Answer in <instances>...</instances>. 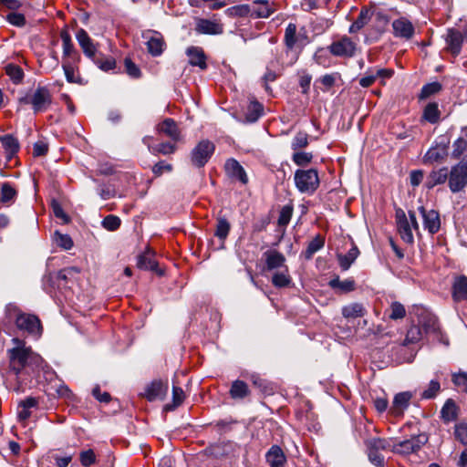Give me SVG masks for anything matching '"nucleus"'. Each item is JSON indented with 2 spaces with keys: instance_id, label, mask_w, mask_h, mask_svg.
Instances as JSON below:
<instances>
[{
  "instance_id": "1",
  "label": "nucleus",
  "mask_w": 467,
  "mask_h": 467,
  "mask_svg": "<svg viewBox=\"0 0 467 467\" xmlns=\"http://www.w3.org/2000/svg\"><path fill=\"white\" fill-rule=\"evenodd\" d=\"M12 342L16 347L8 350L9 368L16 380L13 390L19 394L31 388V379L25 378V375L36 377L47 366L40 355L30 347H26L23 340L15 337Z\"/></svg>"
},
{
  "instance_id": "2",
  "label": "nucleus",
  "mask_w": 467,
  "mask_h": 467,
  "mask_svg": "<svg viewBox=\"0 0 467 467\" xmlns=\"http://www.w3.org/2000/svg\"><path fill=\"white\" fill-rule=\"evenodd\" d=\"M6 317L14 320L16 327L23 333H26L34 337H39L43 327L40 319L32 314L21 312L16 306H6Z\"/></svg>"
},
{
  "instance_id": "3",
  "label": "nucleus",
  "mask_w": 467,
  "mask_h": 467,
  "mask_svg": "<svg viewBox=\"0 0 467 467\" xmlns=\"http://www.w3.org/2000/svg\"><path fill=\"white\" fill-rule=\"evenodd\" d=\"M20 103L31 105L35 113L46 111L52 103V95L47 87L38 86L32 93L19 99Z\"/></svg>"
},
{
  "instance_id": "4",
  "label": "nucleus",
  "mask_w": 467,
  "mask_h": 467,
  "mask_svg": "<svg viewBox=\"0 0 467 467\" xmlns=\"http://www.w3.org/2000/svg\"><path fill=\"white\" fill-rule=\"evenodd\" d=\"M294 182L298 192L309 195L313 194L320 184L318 172L316 169L296 170Z\"/></svg>"
},
{
  "instance_id": "5",
  "label": "nucleus",
  "mask_w": 467,
  "mask_h": 467,
  "mask_svg": "<svg viewBox=\"0 0 467 467\" xmlns=\"http://www.w3.org/2000/svg\"><path fill=\"white\" fill-rule=\"evenodd\" d=\"M284 43L288 50H293L294 48L302 49L310 43V38L305 26L297 30L296 24L289 23L285 31Z\"/></svg>"
},
{
  "instance_id": "6",
  "label": "nucleus",
  "mask_w": 467,
  "mask_h": 467,
  "mask_svg": "<svg viewBox=\"0 0 467 467\" xmlns=\"http://www.w3.org/2000/svg\"><path fill=\"white\" fill-rule=\"evenodd\" d=\"M448 185L453 193L462 191L467 186V155L451 167L448 176Z\"/></svg>"
},
{
  "instance_id": "7",
  "label": "nucleus",
  "mask_w": 467,
  "mask_h": 467,
  "mask_svg": "<svg viewBox=\"0 0 467 467\" xmlns=\"http://www.w3.org/2000/svg\"><path fill=\"white\" fill-rule=\"evenodd\" d=\"M215 150V145L209 140H202L192 150L190 160L192 166L202 168L212 158Z\"/></svg>"
},
{
  "instance_id": "8",
  "label": "nucleus",
  "mask_w": 467,
  "mask_h": 467,
  "mask_svg": "<svg viewBox=\"0 0 467 467\" xmlns=\"http://www.w3.org/2000/svg\"><path fill=\"white\" fill-rule=\"evenodd\" d=\"M358 43L348 36L334 40L327 47L329 52L338 57H353L357 52Z\"/></svg>"
},
{
  "instance_id": "9",
  "label": "nucleus",
  "mask_w": 467,
  "mask_h": 467,
  "mask_svg": "<svg viewBox=\"0 0 467 467\" xmlns=\"http://www.w3.org/2000/svg\"><path fill=\"white\" fill-rule=\"evenodd\" d=\"M369 462L378 467L384 466V456L379 452L389 447V442L382 438H371L365 441Z\"/></svg>"
},
{
  "instance_id": "10",
  "label": "nucleus",
  "mask_w": 467,
  "mask_h": 467,
  "mask_svg": "<svg viewBox=\"0 0 467 467\" xmlns=\"http://www.w3.org/2000/svg\"><path fill=\"white\" fill-rule=\"evenodd\" d=\"M428 441V437L425 434L413 436L409 440H404L396 443L392 451L399 454H410L418 451Z\"/></svg>"
},
{
  "instance_id": "11",
  "label": "nucleus",
  "mask_w": 467,
  "mask_h": 467,
  "mask_svg": "<svg viewBox=\"0 0 467 467\" xmlns=\"http://www.w3.org/2000/svg\"><path fill=\"white\" fill-rule=\"evenodd\" d=\"M423 220V227L431 234H435L441 228L440 213L434 209H426L423 205L418 208Z\"/></svg>"
},
{
  "instance_id": "12",
  "label": "nucleus",
  "mask_w": 467,
  "mask_h": 467,
  "mask_svg": "<svg viewBox=\"0 0 467 467\" xmlns=\"http://www.w3.org/2000/svg\"><path fill=\"white\" fill-rule=\"evenodd\" d=\"M392 30L395 37L410 40L415 34L413 24L406 17H400L392 22Z\"/></svg>"
},
{
  "instance_id": "13",
  "label": "nucleus",
  "mask_w": 467,
  "mask_h": 467,
  "mask_svg": "<svg viewBox=\"0 0 467 467\" xmlns=\"http://www.w3.org/2000/svg\"><path fill=\"white\" fill-rule=\"evenodd\" d=\"M60 37L63 47V61L79 62L80 55L75 48L68 31L67 29L61 30Z\"/></svg>"
},
{
  "instance_id": "14",
  "label": "nucleus",
  "mask_w": 467,
  "mask_h": 467,
  "mask_svg": "<svg viewBox=\"0 0 467 467\" xmlns=\"http://www.w3.org/2000/svg\"><path fill=\"white\" fill-rule=\"evenodd\" d=\"M451 298L454 303L467 302V276L456 275L451 284Z\"/></svg>"
},
{
  "instance_id": "15",
  "label": "nucleus",
  "mask_w": 467,
  "mask_h": 467,
  "mask_svg": "<svg viewBox=\"0 0 467 467\" xmlns=\"http://www.w3.org/2000/svg\"><path fill=\"white\" fill-rule=\"evenodd\" d=\"M76 38L81 47L84 55L92 59L99 53L97 45L90 38L87 31L83 28L78 30Z\"/></svg>"
},
{
  "instance_id": "16",
  "label": "nucleus",
  "mask_w": 467,
  "mask_h": 467,
  "mask_svg": "<svg viewBox=\"0 0 467 467\" xmlns=\"http://www.w3.org/2000/svg\"><path fill=\"white\" fill-rule=\"evenodd\" d=\"M168 391L167 383L158 379L153 380L145 388L144 396L149 401L163 400Z\"/></svg>"
},
{
  "instance_id": "17",
  "label": "nucleus",
  "mask_w": 467,
  "mask_h": 467,
  "mask_svg": "<svg viewBox=\"0 0 467 467\" xmlns=\"http://www.w3.org/2000/svg\"><path fill=\"white\" fill-rule=\"evenodd\" d=\"M156 129L158 133L170 138L174 142L181 139V130L173 119L166 118L157 125Z\"/></svg>"
},
{
  "instance_id": "18",
  "label": "nucleus",
  "mask_w": 467,
  "mask_h": 467,
  "mask_svg": "<svg viewBox=\"0 0 467 467\" xmlns=\"http://www.w3.org/2000/svg\"><path fill=\"white\" fill-rule=\"evenodd\" d=\"M226 174L234 180H238L243 184L248 182V176L243 166L235 159H228L224 164Z\"/></svg>"
},
{
  "instance_id": "19",
  "label": "nucleus",
  "mask_w": 467,
  "mask_h": 467,
  "mask_svg": "<svg viewBox=\"0 0 467 467\" xmlns=\"http://www.w3.org/2000/svg\"><path fill=\"white\" fill-rule=\"evenodd\" d=\"M195 31L203 35H221L223 33V26L216 20L202 18L197 21Z\"/></svg>"
},
{
  "instance_id": "20",
  "label": "nucleus",
  "mask_w": 467,
  "mask_h": 467,
  "mask_svg": "<svg viewBox=\"0 0 467 467\" xmlns=\"http://www.w3.org/2000/svg\"><path fill=\"white\" fill-rule=\"evenodd\" d=\"M411 399L412 393L410 391H404L396 394L390 407V412L394 416L402 415L404 410L408 409Z\"/></svg>"
},
{
  "instance_id": "21",
  "label": "nucleus",
  "mask_w": 467,
  "mask_h": 467,
  "mask_svg": "<svg viewBox=\"0 0 467 467\" xmlns=\"http://www.w3.org/2000/svg\"><path fill=\"white\" fill-rule=\"evenodd\" d=\"M463 43L462 34L454 28H451L447 32L446 44L447 49L454 56L457 57L462 50Z\"/></svg>"
},
{
  "instance_id": "22",
  "label": "nucleus",
  "mask_w": 467,
  "mask_h": 467,
  "mask_svg": "<svg viewBox=\"0 0 467 467\" xmlns=\"http://www.w3.org/2000/svg\"><path fill=\"white\" fill-rule=\"evenodd\" d=\"M265 461L270 467H285L286 456L278 445H273L265 453Z\"/></svg>"
},
{
  "instance_id": "23",
  "label": "nucleus",
  "mask_w": 467,
  "mask_h": 467,
  "mask_svg": "<svg viewBox=\"0 0 467 467\" xmlns=\"http://www.w3.org/2000/svg\"><path fill=\"white\" fill-rule=\"evenodd\" d=\"M189 57V63L193 67H199L201 69L207 68L206 56L202 48L199 47H190L186 50Z\"/></svg>"
},
{
  "instance_id": "24",
  "label": "nucleus",
  "mask_w": 467,
  "mask_h": 467,
  "mask_svg": "<svg viewBox=\"0 0 467 467\" xmlns=\"http://www.w3.org/2000/svg\"><path fill=\"white\" fill-rule=\"evenodd\" d=\"M264 256L265 258L266 269L269 271L285 266V257L276 250H268L264 254Z\"/></svg>"
},
{
  "instance_id": "25",
  "label": "nucleus",
  "mask_w": 467,
  "mask_h": 467,
  "mask_svg": "<svg viewBox=\"0 0 467 467\" xmlns=\"http://www.w3.org/2000/svg\"><path fill=\"white\" fill-rule=\"evenodd\" d=\"M38 406V400L34 397H27L26 399L21 400L18 403V410L17 417L20 421L27 420L32 412L31 409L36 408Z\"/></svg>"
},
{
  "instance_id": "26",
  "label": "nucleus",
  "mask_w": 467,
  "mask_h": 467,
  "mask_svg": "<svg viewBox=\"0 0 467 467\" xmlns=\"http://www.w3.org/2000/svg\"><path fill=\"white\" fill-rule=\"evenodd\" d=\"M148 52L153 56H161L164 50L165 42L162 36L158 32H153V35L148 37L146 42Z\"/></svg>"
},
{
  "instance_id": "27",
  "label": "nucleus",
  "mask_w": 467,
  "mask_h": 467,
  "mask_svg": "<svg viewBox=\"0 0 467 467\" xmlns=\"http://www.w3.org/2000/svg\"><path fill=\"white\" fill-rule=\"evenodd\" d=\"M420 327L424 334H438L440 332V324L438 318L431 314L422 315L420 318Z\"/></svg>"
},
{
  "instance_id": "28",
  "label": "nucleus",
  "mask_w": 467,
  "mask_h": 467,
  "mask_svg": "<svg viewBox=\"0 0 467 467\" xmlns=\"http://www.w3.org/2000/svg\"><path fill=\"white\" fill-rule=\"evenodd\" d=\"M449 171L446 167L432 171L425 181L427 189H432L439 184L444 183L448 180Z\"/></svg>"
},
{
  "instance_id": "29",
  "label": "nucleus",
  "mask_w": 467,
  "mask_h": 467,
  "mask_svg": "<svg viewBox=\"0 0 467 467\" xmlns=\"http://www.w3.org/2000/svg\"><path fill=\"white\" fill-rule=\"evenodd\" d=\"M229 394L233 400H244L250 396L251 390L246 382L236 379L231 385Z\"/></svg>"
},
{
  "instance_id": "30",
  "label": "nucleus",
  "mask_w": 467,
  "mask_h": 467,
  "mask_svg": "<svg viewBox=\"0 0 467 467\" xmlns=\"http://www.w3.org/2000/svg\"><path fill=\"white\" fill-rule=\"evenodd\" d=\"M0 141L5 150L6 159L10 161L19 150V142L17 139L10 134H6L0 137Z\"/></svg>"
},
{
  "instance_id": "31",
  "label": "nucleus",
  "mask_w": 467,
  "mask_h": 467,
  "mask_svg": "<svg viewBox=\"0 0 467 467\" xmlns=\"http://www.w3.org/2000/svg\"><path fill=\"white\" fill-rule=\"evenodd\" d=\"M374 12L368 7H362L358 16L349 26L348 32L350 34H355L362 29L371 19Z\"/></svg>"
},
{
  "instance_id": "32",
  "label": "nucleus",
  "mask_w": 467,
  "mask_h": 467,
  "mask_svg": "<svg viewBox=\"0 0 467 467\" xmlns=\"http://www.w3.org/2000/svg\"><path fill=\"white\" fill-rule=\"evenodd\" d=\"M254 5V13L257 17L267 18L276 11L275 4L268 0H257Z\"/></svg>"
},
{
  "instance_id": "33",
  "label": "nucleus",
  "mask_w": 467,
  "mask_h": 467,
  "mask_svg": "<svg viewBox=\"0 0 467 467\" xmlns=\"http://www.w3.org/2000/svg\"><path fill=\"white\" fill-rule=\"evenodd\" d=\"M446 156L447 147L445 145L438 144L429 149L424 155V161L429 163L441 162Z\"/></svg>"
},
{
  "instance_id": "34",
  "label": "nucleus",
  "mask_w": 467,
  "mask_h": 467,
  "mask_svg": "<svg viewBox=\"0 0 467 467\" xmlns=\"http://www.w3.org/2000/svg\"><path fill=\"white\" fill-rule=\"evenodd\" d=\"M359 255L358 248L353 244L346 254H337L339 266L342 270H348Z\"/></svg>"
},
{
  "instance_id": "35",
  "label": "nucleus",
  "mask_w": 467,
  "mask_h": 467,
  "mask_svg": "<svg viewBox=\"0 0 467 467\" xmlns=\"http://www.w3.org/2000/svg\"><path fill=\"white\" fill-rule=\"evenodd\" d=\"M292 278L289 275L287 266H285L282 271L275 272L272 276V284L275 287L283 288L291 285Z\"/></svg>"
},
{
  "instance_id": "36",
  "label": "nucleus",
  "mask_w": 467,
  "mask_h": 467,
  "mask_svg": "<svg viewBox=\"0 0 467 467\" xmlns=\"http://www.w3.org/2000/svg\"><path fill=\"white\" fill-rule=\"evenodd\" d=\"M366 308L360 303H352L343 306L342 315L346 318H357L365 316Z\"/></svg>"
},
{
  "instance_id": "37",
  "label": "nucleus",
  "mask_w": 467,
  "mask_h": 467,
  "mask_svg": "<svg viewBox=\"0 0 467 467\" xmlns=\"http://www.w3.org/2000/svg\"><path fill=\"white\" fill-rule=\"evenodd\" d=\"M91 60L99 68L106 72L114 69L116 67V61L112 57L105 56L99 52Z\"/></svg>"
},
{
  "instance_id": "38",
  "label": "nucleus",
  "mask_w": 467,
  "mask_h": 467,
  "mask_svg": "<svg viewBox=\"0 0 467 467\" xmlns=\"http://www.w3.org/2000/svg\"><path fill=\"white\" fill-rule=\"evenodd\" d=\"M325 245V237L321 234H317L307 244L304 252L306 259H311L313 255L321 250Z\"/></svg>"
},
{
  "instance_id": "39",
  "label": "nucleus",
  "mask_w": 467,
  "mask_h": 467,
  "mask_svg": "<svg viewBox=\"0 0 467 467\" xmlns=\"http://www.w3.org/2000/svg\"><path fill=\"white\" fill-rule=\"evenodd\" d=\"M441 418L444 422H451L457 419L458 408L452 400H448L441 410Z\"/></svg>"
},
{
  "instance_id": "40",
  "label": "nucleus",
  "mask_w": 467,
  "mask_h": 467,
  "mask_svg": "<svg viewBox=\"0 0 467 467\" xmlns=\"http://www.w3.org/2000/svg\"><path fill=\"white\" fill-rule=\"evenodd\" d=\"M333 289H339L343 293H348L355 290L356 284L351 278L340 280L338 276L331 279L328 283Z\"/></svg>"
},
{
  "instance_id": "41",
  "label": "nucleus",
  "mask_w": 467,
  "mask_h": 467,
  "mask_svg": "<svg viewBox=\"0 0 467 467\" xmlns=\"http://www.w3.org/2000/svg\"><path fill=\"white\" fill-rule=\"evenodd\" d=\"M440 116H441V112L439 110L438 104L435 102H431V103H429L425 107V109L423 110L422 118L426 121H428L431 124H435L439 121Z\"/></svg>"
},
{
  "instance_id": "42",
  "label": "nucleus",
  "mask_w": 467,
  "mask_h": 467,
  "mask_svg": "<svg viewBox=\"0 0 467 467\" xmlns=\"http://www.w3.org/2000/svg\"><path fill=\"white\" fill-rule=\"evenodd\" d=\"M137 266L142 270L154 271L157 268V262L150 252L138 256Z\"/></svg>"
},
{
  "instance_id": "43",
  "label": "nucleus",
  "mask_w": 467,
  "mask_h": 467,
  "mask_svg": "<svg viewBox=\"0 0 467 467\" xmlns=\"http://www.w3.org/2000/svg\"><path fill=\"white\" fill-rule=\"evenodd\" d=\"M230 230L231 224L228 220L224 217H218L214 235L220 240L224 241L227 238Z\"/></svg>"
},
{
  "instance_id": "44",
  "label": "nucleus",
  "mask_w": 467,
  "mask_h": 467,
  "mask_svg": "<svg viewBox=\"0 0 467 467\" xmlns=\"http://www.w3.org/2000/svg\"><path fill=\"white\" fill-rule=\"evenodd\" d=\"M397 228L401 239L405 243H413L414 238L409 220L397 223Z\"/></svg>"
},
{
  "instance_id": "45",
  "label": "nucleus",
  "mask_w": 467,
  "mask_h": 467,
  "mask_svg": "<svg viewBox=\"0 0 467 467\" xmlns=\"http://www.w3.org/2000/svg\"><path fill=\"white\" fill-rule=\"evenodd\" d=\"M263 113V105L258 101H251L247 108L246 119L249 122H255Z\"/></svg>"
},
{
  "instance_id": "46",
  "label": "nucleus",
  "mask_w": 467,
  "mask_h": 467,
  "mask_svg": "<svg viewBox=\"0 0 467 467\" xmlns=\"http://www.w3.org/2000/svg\"><path fill=\"white\" fill-rule=\"evenodd\" d=\"M16 190L9 183L4 182L1 185V199L3 203L13 202L16 197Z\"/></svg>"
},
{
  "instance_id": "47",
  "label": "nucleus",
  "mask_w": 467,
  "mask_h": 467,
  "mask_svg": "<svg viewBox=\"0 0 467 467\" xmlns=\"http://www.w3.org/2000/svg\"><path fill=\"white\" fill-rule=\"evenodd\" d=\"M5 73L15 84H19L24 78L23 69L15 64L7 65Z\"/></svg>"
},
{
  "instance_id": "48",
  "label": "nucleus",
  "mask_w": 467,
  "mask_h": 467,
  "mask_svg": "<svg viewBox=\"0 0 467 467\" xmlns=\"http://www.w3.org/2000/svg\"><path fill=\"white\" fill-rule=\"evenodd\" d=\"M389 311V317L392 320L402 319L406 316L404 306L398 301H394L390 304Z\"/></svg>"
},
{
  "instance_id": "49",
  "label": "nucleus",
  "mask_w": 467,
  "mask_h": 467,
  "mask_svg": "<svg viewBox=\"0 0 467 467\" xmlns=\"http://www.w3.org/2000/svg\"><path fill=\"white\" fill-rule=\"evenodd\" d=\"M423 331L420 326H411L407 331L405 344L417 343L422 339Z\"/></svg>"
},
{
  "instance_id": "50",
  "label": "nucleus",
  "mask_w": 467,
  "mask_h": 467,
  "mask_svg": "<svg viewBox=\"0 0 467 467\" xmlns=\"http://www.w3.org/2000/svg\"><path fill=\"white\" fill-rule=\"evenodd\" d=\"M78 62L63 61L62 67L67 82L76 83L78 78L76 76V68Z\"/></svg>"
},
{
  "instance_id": "51",
  "label": "nucleus",
  "mask_w": 467,
  "mask_h": 467,
  "mask_svg": "<svg viewBox=\"0 0 467 467\" xmlns=\"http://www.w3.org/2000/svg\"><path fill=\"white\" fill-rule=\"evenodd\" d=\"M149 150L153 154H163V155H169L176 150V145L170 143V142H161L156 146L150 147Z\"/></svg>"
},
{
  "instance_id": "52",
  "label": "nucleus",
  "mask_w": 467,
  "mask_h": 467,
  "mask_svg": "<svg viewBox=\"0 0 467 467\" xmlns=\"http://www.w3.org/2000/svg\"><path fill=\"white\" fill-rule=\"evenodd\" d=\"M441 88H442L441 84L437 81L428 83L422 87L420 94V99H427V98L431 97V95H434V94L440 92L441 90Z\"/></svg>"
},
{
  "instance_id": "53",
  "label": "nucleus",
  "mask_w": 467,
  "mask_h": 467,
  "mask_svg": "<svg viewBox=\"0 0 467 467\" xmlns=\"http://www.w3.org/2000/svg\"><path fill=\"white\" fill-rule=\"evenodd\" d=\"M308 145V134L304 131H299L294 137L291 142V148L295 151L306 148Z\"/></svg>"
},
{
  "instance_id": "54",
  "label": "nucleus",
  "mask_w": 467,
  "mask_h": 467,
  "mask_svg": "<svg viewBox=\"0 0 467 467\" xmlns=\"http://www.w3.org/2000/svg\"><path fill=\"white\" fill-rule=\"evenodd\" d=\"M54 241L56 244L65 250H69L73 246V241L68 234H64L56 231L54 234Z\"/></svg>"
},
{
  "instance_id": "55",
  "label": "nucleus",
  "mask_w": 467,
  "mask_h": 467,
  "mask_svg": "<svg viewBox=\"0 0 467 467\" xmlns=\"http://www.w3.org/2000/svg\"><path fill=\"white\" fill-rule=\"evenodd\" d=\"M313 154L310 152L296 151L293 156V161L298 166H306L311 162Z\"/></svg>"
},
{
  "instance_id": "56",
  "label": "nucleus",
  "mask_w": 467,
  "mask_h": 467,
  "mask_svg": "<svg viewBox=\"0 0 467 467\" xmlns=\"http://www.w3.org/2000/svg\"><path fill=\"white\" fill-rule=\"evenodd\" d=\"M293 214V206L292 205H285L282 207L279 217H278V225L285 227L292 217Z\"/></svg>"
},
{
  "instance_id": "57",
  "label": "nucleus",
  "mask_w": 467,
  "mask_h": 467,
  "mask_svg": "<svg viewBox=\"0 0 467 467\" xmlns=\"http://www.w3.org/2000/svg\"><path fill=\"white\" fill-rule=\"evenodd\" d=\"M440 389V382L436 379H432L430 381L428 388L421 393V398L433 399L439 393Z\"/></svg>"
},
{
  "instance_id": "58",
  "label": "nucleus",
  "mask_w": 467,
  "mask_h": 467,
  "mask_svg": "<svg viewBox=\"0 0 467 467\" xmlns=\"http://www.w3.org/2000/svg\"><path fill=\"white\" fill-rule=\"evenodd\" d=\"M102 226L109 231H116L120 226V219L116 215H108L102 221Z\"/></svg>"
},
{
  "instance_id": "59",
  "label": "nucleus",
  "mask_w": 467,
  "mask_h": 467,
  "mask_svg": "<svg viewBox=\"0 0 467 467\" xmlns=\"http://www.w3.org/2000/svg\"><path fill=\"white\" fill-rule=\"evenodd\" d=\"M454 435L462 444L467 445V424L461 422L455 425Z\"/></svg>"
},
{
  "instance_id": "60",
  "label": "nucleus",
  "mask_w": 467,
  "mask_h": 467,
  "mask_svg": "<svg viewBox=\"0 0 467 467\" xmlns=\"http://www.w3.org/2000/svg\"><path fill=\"white\" fill-rule=\"evenodd\" d=\"M125 69L129 76L133 78H138L140 77V69L139 67L132 62V60L129 57H126L124 60Z\"/></svg>"
},
{
  "instance_id": "61",
  "label": "nucleus",
  "mask_w": 467,
  "mask_h": 467,
  "mask_svg": "<svg viewBox=\"0 0 467 467\" xmlns=\"http://www.w3.org/2000/svg\"><path fill=\"white\" fill-rule=\"evenodd\" d=\"M249 12L250 8L247 5L232 6L226 10V14L231 16H245Z\"/></svg>"
},
{
  "instance_id": "62",
  "label": "nucleus",
  "mask_w": 467,
  "mask_h": 467,
  "mask_svg": "<svg viewBox=\"0 0 467 467\" xmlns=\"http://www.w3.org/2000/svg\"><path fill=\"white\" fill-rule=\"evenodd\" d=\"M6 20L13 26L22 27L26 25V17L20 13H10L6 16Z\"/></svg>"
},
{
  "instance_id": "63",
  "label": "nucleus",
  "mask_w": 467,
  "mask_h": 467,
  "mask_svg": "<svg viewBox=\"0 0 467 467\" xmlns=\"http://www.w3.org/2000/svg\"><path fill=\"white\" fill-rule=\"evenodd\" d=\"M80 462L85 467H89L96 462V455L93 450L89 449L87 451H83L80 453Z\"/></svg>"
},
{
  "instance_id": "64",
  "label": "nucleus",
  "mask_w": 467,
  "mask_h": 467,
  "mask_svg": "<svg viewBox=\"0 0 467 467\" xmlns=\"http://www.w3.org/2000/svg\"><path fill=\"white\" fill-rule=\"evenodd\" d=\"M452 382L462 391L467 392V372H460L452 376Z\"/></svg>"
}]
</instances>
